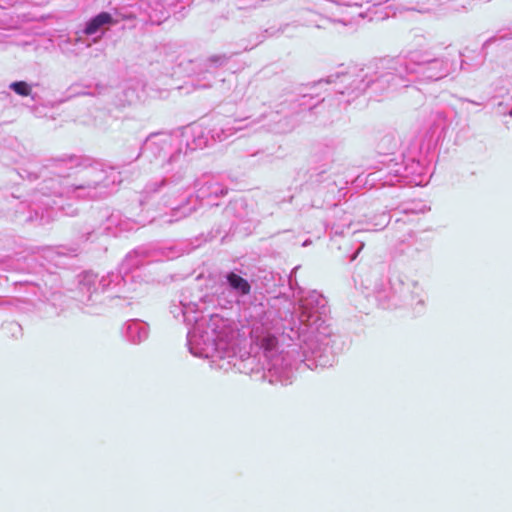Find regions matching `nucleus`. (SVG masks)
<instances>
[{
  "label": "nucleus",
  "instance_id": "1",
  "mask_svg": "<svg viewBox=\"0 0 512 512\" xmlns=\"http://www.w3.org/2000/svg\"><path fill=\"white\" fill-rule=\"evenodd\" d=\"M327 300L319 292L308 291L299 298V309L290 320H281L273 309L262 304L247 309L251 353L244 361L251 370H266L271 383L292 382L298 364L309 369L332 366L337 336L326 323Z\"/></svg>",
  "mask_w": 512,
  "mask_h": 512
},
{
  "label": "nucleus",
  "instance_id": "2",
  "mask_svg": "<svg viewBox=\"0 0 512 512\" xmlns=\"http://www.w3.org/2000/svg\"><path fill=\"white\" fill-rule=\"evenodd\" d=\"M49 169L55 177L44 180L32 204L20 203L17 212L22 213L27 207L30 209L24 222L39 220L41 224L48 223L54 219L55 209L74 216L77 210L70 204L66 207L65 200L98 199L108 195L110 187L120 182L118 173L113 169H104L99 164L81 166L76 156L52 160Z\"/></svg>",
  "mask_w": 512,
  "mask_h": 512
},
{
  "label": "nucleus",
  "instance_id": "3",
  "mask_svg": "<svg viewBox=\"0 0 512 512\" xmlns=\"http://www.w3.org/2000/svg\"><path fill=\"white\" fill-rule=\"evenodd\" d=\"M199 310L197 303L182 299L180 306L172 312L175 316L182 314L187 323L194 322L187 334L191 354L210 359L212 367L228 371L236 366L239 331L232 320L218 314L200 318L191 315Z\"/></svg>",
  "mask_w": 512,
  "mask_h": 512
},
{
  "label": "nucleus",
  "instance_id": "4",
  "mask_svg": "<svg viewBox=\"0 0 512 512\" xmlns=\"http://www.w3.org/2000/svg\"><path fill=\"white\" fill-rule=\"evenodd\" d=\"M326 82L336 84L335 91L343 98L339 99V103L349 104L367 89H370L375 96H381L408 87L412 79L408 71L407 58L394 57L378 60L375 70L370 75L350 73L331 75Z\"/></svg>",
  "mask_w": 512,
  "mask_h": 512
},
{
  "label": "nucleus",
  "instance_id": "5",
  "mask_svg": "<svg viewBox=\"0 0 512 512\" xmlns=\"http://www.w3.org/2000/svg\"><path fill=\"white\" fill-rule=\"evenodd\" d=\"M408 60L412 82L437 81L449 75L453 69V63L447 58L429 59L419 53H410L405 56Z\"/></svg>",
  "mask_w": 512,
  "mask_h": 512
},
{
  "label": "nucleus",
  "instance_id": "6",
  "mask_svg": "<svg viewBox=\"0 0 512 512\" xmlns=\"http://www.w3.org/2000/svg\"><path fill=\"white\" fill-rule=\"evenodd\" d=\"M163 168L166 176L160 180L149 182L145 186V194L150 195L157 193L163 188L179 184L184 179L188 170L186 152L183 153L181 148H177L163 164Z\"/></svg>",
  "mask_w": 512,
  "mask_h": 512
},
{
  "label": "nucleus",
  "instance_id": "7",
  "mask_svg": "<svg viewBox=\"0 0 512 512\" xmlns=\"http://www.w3.org/2000/svg\"><path fill=\"white\" fill-rule=\"evenodd\" d=\"M196 210L195 206L188 207L187 205H179L177 207L172 208L170 215H161L158 219L156 218H144L139 217L138 219L131 220L126 219L122 220L118 223L119 229L121 231L123 230H132L134 229L135 225H141L144 226L147 223H152L155 221H158L160 224H172L182 218H185L192 214Z\"/></svg>",
  "mask_w": 512,
  "mask_h": 512
},
{
  "label": "nucleus",
  "instance_id": "8",
  "mask_svg": "<svg viewBox=\"0 0 512 512\" xmlns=\"http://www.w3.org/2000/svg\"><path fill=\"white\" fill-rule=\"evenodd\" d=\"M221 286L228 291L231 301L236 303H240L241 299L249 295L251 291L248 280L233 271L222 276Z\"/></svg>",
  "mask_w": 512,
  "mask_h": 512
},
{
  "label": "nucleus",
  "instance_id": "9",
  "mask_svg": "<svg viewBox=\"0 0 512 512\" xmlns=\"http://www.w3.org/2000/svg\"><path fill=\"white\" fill-rule=\"evenodd\" d=\"M178 137L169 134H153L149 136L143 146L144 153H151L155 157H160L162 154L166 155L178 147Z\"/></svg>",
  "mask_w": 512,
  "mask_h": 512
},
{
  "label": "nucleus",
  "instance_id": "10",
  "mask_svg": "<svg viewBox=\"0 0 512 512\" xmlns=\"http://www.w3.org/2000/svg\"><path fill=\"white\" fill-rule=\"evenodd\" d=\"M109 284L110 282L105 278L98 281L97 276L93 273L87 272L82 274L78 286L79 292L81 293L79 301L85 304L94 301L93 297H97L99 294V287L101 286L102 291H105L108 289Z\"/></svg>",
  "mask_w": 512,
  "mask_h": 512
},
{
  "label": "nucleus",
  "instance_id": "11",
  "mask_svg": "<svg viewBox=\"0 0 512 512\" xmlns=\"http://www.w3.org/2000/svg\"><path fill=\"white\" fill-rule=\"evenodd\" d=\"M196 197L206 199L210 197H220L227 193L224 187L216 178L210 175H203L194 182Z\"/></svg>",
  "mask_w": 512,
  "mask_h": 512
},
{
  "label": "nucleus",
  "instance_id": "12",
  "mask_svg": "<svg viewBox=\"0 0 512 512\" xmlns=\"http://www.w3.org/2000/svg\"><path fill=\"white\" fill-rule=\"evenodd\" d=\"M400 178L405 184L414 186L426 185L429 181L425 167L419 161L415 160H411L405 165L403 172L400 174Z\"/></svg>",
  "mask_w": 512,
  "mask_h": 512
},
{
  "label": "nucleus",
  "instance_id": "13",
  "mask_svg": "<svg viewBox=\"0 0 512 512\" xmlns=\"http://www.w3.org/2000/svg\"><path fill=\"white\" fill-rule=\"evenodd\" d=\"M402 293L404 298H401L399 307H410L417 313L424 311L426 296L423 287L418 281L417 288H408Z\"/></svg>",
  "mask_w": 512,
  "mask_h": 512
},
{
  "label": "nucleus",
  "instance_id": "14",
  "mask_svg": "<svg viewBox=\"0 0 512 512\" xmlns=\"http://www.w3.org/2000/svg\"><path fill=\"white\" fill-rule=\"evenodd\" d=\"M229 57L226 54L212 55L199 63V81L210 80L214 77L216 71L226 65Z\"/></svg>",
  "mask_w": 512,
  "mask_h": 512
},
{
  "label": "nucleus",
  "instance_id": "15",
  "mask_svg": "<svg viewBox=\"0 0 512 512\" xmlns=\"http://www.w3.org/2000/svg\"><path fill=\"white\" fill-rule=\"evenodd\" d=\"M124 335L130 343L140 344L148 338L149 326L137 319L129 320L124 326Z\"/></svg>",
  "mask_w": 512,
  "mask_h": 512
},
{
  "label": "nucleus",
  "instance_id": "16",
  "mask_svg": "<svg viewBox=\"0 0 512 512\" xmlns=\"http://www.w3.org/2000/svg\"><path fill=\"white\" fill-rule=\"evenodd\" d=\"M389 291L392 293V305L393 308L399 307L401 298H404L402 292H405L408 288H417V281L407 279L402 276H395L389 279Z\"/></svg>",
  "mask_w": 512,
  "mask_h": 512
},
{
  "label": "nucleus",
  "instance_id": "17",
  "mask_svg": "<svg viewBox=\"0 0 512 512\" xmlns=\"http://www.w3.org/2000/svg\"><path fill=\"white\" fill-rule=\"evenodd\" d=\"M113 23V18L108 12H101L95 17L91 18L85 25L83 33L86 35H95L99 33V36L94 39L96 42L101 35L104 33V27L109 26Z\"/></svg>",
  "mask_w": 512,
  "mask_h": 512
},
{
  "label": "nucleus",
  "instance_id": "18",
  "mask_svg": "<svg viewBox=\"0 0 512 512\" xmlns=\"http://www.w3.org/2000/svg\"><path fill=\"white\" fill-rule=\"evenodd\" d=\"M255 122L254 120L248 121V118L235 119L232 123H227L225 127L220 129L214 128L212 130V137L217 138L219 141H224L235 132L252 127Z\"/></svg>",
  "mask_w": 512,
  "mask_h": 512
},
{
  "label": "nucleus",
  "instance_id": "19",
  "mask_svg": "<svg viewBox=\"0 0 512 512\" xmlns=\"http://www.w3.org/2000/svg\"><path fill=\"white\" fill-rule=\"evenodd\" d=\"M146 258V251L144 249H135L128 253L120 266V272L124 274L122 281L127 282L128 274L134 269L144 264Z\"/></svg>",
  "mask_w": 512,
  "mask_h": 512
},
{
  "label": "nucleus",
  "instance_id": "20",
  "mask_svg": "<svg viewBox=\"0 0 512 512\" xmlns=\"http://www.w3.org/2000/svg\"><path fill=\"white\" fill-rule=\"evenodd\" d=\"M84 41L81 37H63L61 36L57 41V47L67 57H76L80 54L81 47Z\"/></svg>",
  "mask_w": 512,
  "mask_h": 512
},
{
  "label": "nucleus",
  "instance_id": "21",
  "mask_svg": "<svg viewBox=\"0 0 512 512\" xmlns=\"http://www.w3.org/2000/svg\"><path fill=\"white\" fill-rule=\"evenodd\" d=\"M389 279H382L375 283L373 293L375 299L385 309L393 308L392 305V293L389 291Z\"/></svg>",
  "mask_w": 512,
  "mask_h": 512
},
{
  "label": "nucleus",
  "instance_id": "22",
  "mask_svg": "<svg viewBox=\"0 0 512 512\" xmlns=\"http://www.w3.org/2000/svg\"><path fill=\"white\" fill-rule=\"evenodd\" d=\"M9 88L22 97L30 96L32 92V86L25 81L12 82L10 83Z\"/></svg>",
  "mask_w": 512,
  "mask_h": 512
},
{
  "label": "nucleus",
  "instance_id": "23",
  "mask_svg": "<svg viewBox=\"0 0 512 512\" xmlns=\"http://www.w3.org/2000/svg\"><path fill=\"white\" fill-rule=\"evenodd\" d=\"M486 50L487 49L484 50L482 48L483 53H477L476 58H473L474 62H472V63L468 62L465 59H462L461 60V69L471 70V69H476V68L480 67L485 60Z\"/></svg>",
  "mask_w": 512,
  "mask_h": 512
},
{
  "label": "nucleus",
  "instance_id": "24",
  "mask_svg": "<svg viewBox=\"0 0 512 512\" xmlns=\"http://www.w3.org/2000/svg\"><path fill=\"white\" fill-rule=\"evenodd\" d=\"M49 253H53L59 256H76L79 252L78 247H66V246H59L54 249H49Z\"/></svg>",
  "mask_w": 512,
  "mask_h": 512
},
{
  "label": "nucleus",
  "instance_id": "25",
  "mask_svg": "<svg viewBox=\"0 0 512 512\" xmlns=\"http://www.w3.org/2000/svg\"><path fill=\"white\" fill-rule=\"evenodd\" d=\"M508 40H512V32L509 34H504V35H500V36H492L483 43V49L484 50L488 49V47L492 44L500 45L502 42H505Z\"/></svg>",
  "mask_w": 512,
  "mask_h": 512
},
{
  "label": "nucleus",
  "instance_id": "26",
  "mask_svg": "<svg viewBox=\"0 0 512 512\" xmlns=\"http://www.w3.org/2000/svg\"><path fill=\"white\" fill-rule=\"evenodd\" d=\"M351 224V218L350 217H347L343 220L342 223L340 224H335L332 229L334 230L335 234H343L344 231H343V228L344 227H349Z\"/></svg>",
  "mask_w": 512,
  "mask_h": 512
},
{
  "label": "nucleus",
  "instance_id": "27",
  "mask_svg": "<svg viewBox=\"0 0 512 512\" xmlns=\"http://www.w3.org/2000/svg\"><path fill=\"white\" fill-rule=\"evenodd\" d=\"M12 25H9L6 21L3 19H0V30H7L10 29ZM6 39V35L0 31V44L3 43Z\"/></svg>",
  "mask_w": 512,
  "mask_h": 512
},
{
  "label": "nucleus",
  "instance_id": "28",
  "mask_svg": "<svg viewBox=\"0 0 512 512\" xmlns=\"http://www.w3.org/2000/svg\"><path fill=\"white\" fill-rule=\"evenodd\" d=\"M246 205L245 201L243 199L235 200L233 203L230 204V206L227 208V211L232 210L236 207H244Z\"/></svg>",
  "mask_w": 512,
  "mask_h": 512
},
{
  "label": "nucleus",
  "instance_id": "29",
  "mask_svg": "<svg viewBox=\"0 0 512 512\" xmlns=\"http://www.w3.org/2000/svg\"><path fill=\"white\" fill-rule=\"evenodd\" d=\"M14 4V0H0V9H8L13 7Z\"/></svg>",
  "mask_w": 512,
  "mask_h": 512
},
{
  "label": "nucleus",
  "instance_id": "30",
  "mask_svg": "<svg viewBox=\"0 0 512 512\" xmlns=\"http://www.w3.org/2000/svg\"><path fill=\"white\" fill-rule=\"evenodd\" d=\"M402 211H403L405 214H408V213L424 212L425 210H424L423 208L418 209V208L415 206V207H403Z\"/></svg>",
  "mask_w": 512,
  "mask_h": 512
},
{
  "label": "nucleus",
  "instance_id": "31",
  "mask_svg": "<svg viewBox=\"0 0 512 512\" xmlns=\"http://www.w3.org/2000/svg\"><path fill=\"white\" fill-rule=\"evenodd\" d=\"M389 220H390V218H389V216L387 214H385V213L382 214L381 220H380V223H379V225H381L380 229L386 227L387 224L389 223Z\"/></svg>",
  "mask_w": 512,
  "mask_h": 512
},
{
  "label": "nucleus",
  "instance_id": "32",
  "mask_svg": "<svg viewBox=\"0 0 512 512\" xmlns=\"http://www.w3.org/2000/svg\"><path fill=\"white\" fill-rule=\"evenodd\" d=\"M8 328L14 333L21 331V327L17 323H9Z\"/></svg>",
  "mask_w": 512,
  "mask_h": 512
},
{
  "label": "nucleus",
  "instance_id": "33",
  "mask_svg": "<svg viewBox=\"0 0 512 512\" xmlns=\"http://www.w3.org/2000/svg\"><path fill=\"white\" fill-rule=\"evenodd\" d=\"M204 141L202 140H199L198 143H195L194 145H190L188 142H187V146L189 147L190 150H194V149H197V148H201L203 145H204Z\"/></svg>",
  "mask_w": 512,
  "mask_h": 512
},
{
  "label": "nucleus",
  "instance_id": "34",
  "mask_svg": "<svg viewBox=\"0 0 512 512\" xmlns=\"http://www.w3.org/2000/svg\"><path fill=\"white\" fill-rule=\"evenodd\" d=\"M435 114H436L437 121H443V122L446 121V115L444 112L437 111Z\"/></svg>",
  "mask_w": 512,
  "mask_h": 512
},
{
  "label": "nucleus",
  "instance_id": "35",
  "mask_svg": "<svg viewBox=\"0 0 512 512\" xmlns=\"http://www.w3.org/2000/svg\"><path fill=\"white\" fill-rule=\"evenodd\" d=\"M30 111L32 114H34L35 116H39L40 113H39V108L37 106H31L29 107Z\"/></svg>",
  "mask_w": 512,
  "mask_h": 512
},
{
  "label": "nucleus",
  "instance_id": "36",
  "mask_svg": "<svg viewBox=\"0 0 512 512\" xmlns=\"http://www.w3.org/2000/svg\"><path fill=\"white\" fill-rule=\"evenodd\" d=\"M75 85L70 86L69 90L72 91L73 95H86V92H77L75 91Z\"/></svg>",
  "mask_w": 512,
  "mask_h": 512
},
{
  "label": "nucleus",
  "instance_id": "37",
  "mask_svg": "<svg viewBox=\"0 0 512 512\" xmlns=\"http://www.w3.org/2000/svg\"><path fill=\"white\" fill-rule=\"evenodd\" d=\"M94 231H88L82 235V238H85V240H89L90 235H92Z\"/></svg>",
  "mask_w": 512,
  "mask_h": 512
},
{
  "label": "nucleus",
  "instance_id": "38",
  "mask_svg": "<svg viewBox=\"0 0 512 512\" xmlns=\"http://www.w3.org/2000/svg\"><path fill=\"white\" fill-rule=\"evenodd\" d=\"M116 220H117V216H116V215H114V214H112V215L110 216V218H109V221H110L111 223H114Z\"/></svg>",
  "mask_w": 512,
  "mask_h": 512
},
{
  "label": "nucleus",
  "instance_id": "39",
  "mask_svg": "<svg viewBox=\"0 0 512 512\" xmlns=\"http://www.w3.org/2000/svg\"><path fill=\"white\" fill-rule=\"evenodd\" d=\"M199 86L202 87V88H207V87H210L211 84H210V82H205L203 84H199Z\"/></svg>",
  "mask_w": 512,
  "mask_h": 512
},
{
  "label": "nucleus",
  "instance_id": "40",
  "mask_svg": "<svg viewBox=\"0 0 512 512\" xmlns=\"http://www.w3.org/2000/svg\"><path fill=\"white\" fill-rule=\"evenodd\" d=\"M293 281H294V280H293L292 275H291V276H290V279H289V283H290V285H291V286L293 285Z\"/></svg>",
  "mask_w": 512,
  "mask_h": 512
},
{
  "label": "nucleus",
  "instance_id": "41",
  "mask_svg": "<svg viewBox=\"0 0 512 512\" xmlns=\"http://www.w3.org/2000/svg\"><path fill=\"white\" fill-rule=\"evenodd\" d=\"M306 245H309V242H308V241H305V242L303 243V246H306Z\"/></svg>",
  "mask_w": 512,
  "mask_h": 512
},
{
  "label": "nucleus",
  "instance_id": "42",
  "mask_svg": "<svg viewBox=\"0 0 512 512\" xmlns=\"http://www.w3.org/2000/svg\"><path fill=\"white\" fill-rule=\"evenodd\" d=\"M510 116H512V110L509 112Z\"/></svg>",
  "mask_w": 512,
  "mask_h": 512
}]
</instances>
